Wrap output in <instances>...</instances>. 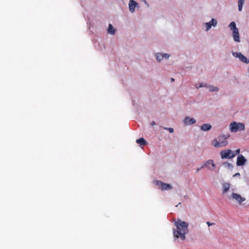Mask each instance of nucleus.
Wrapping results in <instances>:
<instances>
[{
    "label": "nucleus",
    "mask_w": 249,
    "mask_h": 249,
    "mask_svg": "<svg viewBox=\"0 0 249 249\" xmlns=\"http://www.w3.org/2000/svg\"><path fill=\"white\" fill-rule=\"evenodd\" d=\"M209 89L211 91H217L218 90L217 88L213 86L210 87Z\"/></svg>",
    "instance_id": "nucleus-20"
},
{
    "label": "nucleus",
    "mask_w": 249,
    "mask_h": 249,
    "mask_svg": "<svg viewBox=\"0 0 249 249\" xmlns=\"http://www.w3.org/2000/svg\"><path fill=\"white\" fill-rule=\"evenodd\" d=\"M230 184L229 183H225L223 184V193H226L230 188Z\"/></svg>",
    "instance_id": "nucleus-15"
},
{
    "label": "nucleus",
    "mask_w": 249,
    "mask_h": 249,
    "mask_svg": "<svg viewBox=\"0 0 249 249\" xmlns=\"http://www.w3.org/2000/svg\"><path fill=\"white\" fill-rule=\"evenodd\" d=\"M156 184L160 186L162 190H171L172 186L169 184L165 183L161 181H157Z\"/></svg>",
    "instance_id": "nucleus-5"
},
{
    "label": "nucleus",
    "mask_w": 249,
    "mask_h": 249,
    "mask_svg": "<svg viewBox=\"0 0 249 249\" xmlns=\"http://www.w3.org/2000/svg\"><path fill=\"white\" fill-rule=\"evenodd\" d=\"M229 27H230L231 30H232V31H235V29H238V28L236 27L235 23L233 21L231 22L230 24Z\"/></svg>",
    "instance_id": "nucleus-18"
},
{
    "label": "nucleus",
    "mask_w": 249,
    "mask_h": 249,
    "mask_svg": "<svg viewBox=\"0 0 249 249\" xmlns=\"http://www.w3.org/2000/svg\"><path fill=\"white\" fill-rule=\"evenodd\" d=\"M232 36L233 38V40L235 42H240V37L238 29H235V31H232Z\"/></svg>",
    "instance_id": "nucleus-10"
},
{
    "label": "nucleus",
    "mask_w": 249,
    "mask_h": 249,
    "mask_svg": "<svg viewBox=\"0 0 249 249\" xmlns=\"http://www.w3.org/2000/svg\"><path fill=\"white\" fill-rule=\"evenodd\" d=\"M245 126L244 124L241 123H237L235 122H233L231 123L230 125V129L232 132H236L238 131L244 130Z\"/></svg>",
    "instance_id": "nucleus-3"
},
{
    "label": "nucleus",
    "mask_w": 249,
    "mask_h": 249,
    "mask_svg": "<svg viewBox=\"0 0 249 249\" xmlns=\"http://www.w3.org/2000/svg\"><path fill=\"white\" fill-rule=\"evenodd\" d=\"M116 32V30L113 27L111 24H109L108 25V27L107 29V32L108 34L111 35H114Z\"/></svg>",
    "instance_id": "nucleus-13"
},
{
    "label": "nucleus",
    "mask_w": 249,
    "mask_h": 249,
    "mask_svg": "<svg viewBox=\"0 0 249 249\" xmlns=\"http://www.w3.org/2000/svg\"><path fill=\"white\" fill-rule=\"evenodd\" d=\"M244 1H245V0H238V10L239 11H242Z\"/></svg>",
    "instance_id": "nucleus-17"
},
{
    "label": "nucleus",
    "mask_w": 249,
    "mask_h": 249,
    "mask_svg": "<svg viewBox=\"0 0 249 249\" xmlns=\"http://www.w3.org/2000/svg\"><path fill=\"white\" fill-rule=\"evenodd\" d=\"M234 152L235 154H236V155L239 154V153L240 152V149H238Z\"/></svg>",
    "instance_id": "nucleus-25"
},
{
    "label": "nucleus",
    "mask_w": 249,
    "mask_h": 249,
    "mask_svg": "<svg viewBox=\"0 0 249 249\" xmlns=\"http://www.w3.org/2000/svg\"><path fill=\"white\" fill-rule=\"evenodd\" d=\"M184 197L186 198H187L188 197V196H184Z\"/></svg>",
    "instance_id": "nucleus-32"
},
{
    "label": "nucleus",
    "mask_w": 249,
    "mask_h": 249,
    "mask_svg": "<svg viewBox=\"0 0 249 249\" xmlns=\"http://www.w3.org/2000/svg\"><path fill=\"white\" fill-rule=\"evenodd\" d=\"M137 4V2H136L133 0H130L129 1V10L131 13H133L135 11V7H136Z\"/></svg>",
    "instance_id": "nucleus-12"
},
{
    "label": "nucleus",
    "mask_w": 249,
    "mask_h": 249,
    "mask_svg": "<svg viewBox=\"0 0 249 249\" xmlns=\"http://www.w3.org/2000/svg\"><path fill=\"white\" fill-rule=\"evenodd\" d=\"M150 124L151 126H154L156 125V123L154 121H152V122H151Z\"/></svg>",
    "instance_id": "nucleus-30"
},
{
    "label": "nucleus",
    "mask_w": 249,
    "mask_h": 249,
    "mask_svg": "<svg viewBox=\"0 0 249 249\" xmlns=\"http://www.w3.org/2000/svg\"><path fill=\"white\" fill-rule=\"evenodd\" d=\"M205 166H204V164L200 168H198L196 170V172H198L199 171H200L202 168H204Z\"/></svg>",
    "instance_id": "nucleus-27"
},
{
    "label": "nucleus",
    "mask_w": 249,
    "mask_h": 249,
    "mask_svg": "<svg viewBox=\"0 0 249 249\" xmlns=\"http://www.w3.org/2000/svg\"><path fill=\"white\" fill-rule=\"evenodd\" d=\"M205 167H207L209 170H213L215 168V164L213 160H208L206 163L204 164Z\"/></svg>",
    "instance_id": "nucleus-8"
},
{
    "label": "nucleus",
    "mask_w": 249,
    "mask_h": 249,
    "mask_svg": "<svg viewBox=\"0 0 249 249\" xmlns=\"http://www.w3.org/2000/svg\"><path fill=\"white\" fill-rule=\"evenodd\" d=\"M223 165L225 166V167H227L229 168H231L232 165L231 163H230L229 162H224L223 163Z\"/></svg>",
    "instance_id": "nucleus-23"
},
{
    "label": "nucleus",
    "mask_w": 249,
    "mask_h": 249,
    "mask_svg": "<svg viewBox=\"0 0 249 249\" xmlns=\"http://www.w3.org/2000/svg\"><path fill=\"white\" fill-rule=\"evenodd\" d=\"M240 174L239 173H236L235 175H233V177H240Z\"/></svg>",
    "instance_id": "nucleus-29"
},
{
    "label": "nucleus",
    "mask_w": 249,
    "mask_h": 249,
    "mask_svg": "<svg viewBox=\"0 0 249 249\" xmlns=\"http://www.w3.org/2000/svg\"><path fill=\"white\" fill-rule=\"evenodd\" d=\"M211 22V24H212V26H216L217 24L216 21L213 18L209 22Z\"/></svg>",
    "instance_id": "nucleus-22"
},
{
    "label": "nucleus",
    "mask_w": 249,
    "mask_h": 249,
    "mask_svg": "<svg viewBox=\"0 0 249 249\" xmlns=\"http://www.w3.org/2000/svg\"><path fill=\"white\" fill-rule=\"evenodd\" d=\"M229 137V135L227 136L224 135H220L217 139H215L212 141V144L216 148L226 146L228 144L227 139Z\"/></svg>",
    "instance_id": "nucleus-2"
},
{
    "label": "nucleus",
    "mask_w": 249,
    "mask_h": 249,
    "mask_svg": "<svg viewBox=\"0 0 249 249\" xmlns=\"http://www.w3.org/2000/svg\"><path fill=\"white\" fill-rule=\"evenodd\" d=\"M136 142L141 145H143L146 144L147 142L143 138H140L136 140Z\"/></svg>",
    "instance_id": "nucleus-16"
},
{
    "label": "nucleus",
    "mask_w": 249,
    "mask_h": 249,
    "mask_svg": "<svg viewBox=\"0 0 249 249\" xmlns=\"http://www.w3.org/2000/svg\"><path fill=\"white\" fill-rule=\"evenodd\" d=\"M164 57V56L163 53H158L157 55V59L159 61H160L163 59Z\"/></svg>",
    "instance_id": "nucleus-19"
},
{
    "label": "nucleus",
    "mask_w": 249,
    "mask_h": 249,
    "mask_svg": "<svg viewBox=\"0 0 249 249\" xmlns=\"http://www.w3.org/2000/svg\"><path fill=\"white\" fill-rule=\"evenodd\" d=\"M175 81V79L173 78H171V81L174 82Z\"/></svg>",
    "instance_id": "nucleus-31"
},
{
    "label": "nucleus",
    "mask_w": 249,
    "mask_h": 249,
    "mask_svg": "<svg viewBox=\"0 0 249 249\" xmlns=\"http://www.w3.org/2000/svg\"><path fill=\"white\" fill-rule=\"evenodd\" d=\"M163 54H164V57L166 58H169V55L168 54H167V53H163Z\"/></svg>",
    "instance_id": "nucleus-28"
},
{
    "label": "nucleus",
    "mask_w": 249,
    "mask_h": 249,
    "mask_svg": "<svg viewBox=\"0 0 249 249\" xmlns=\"http://www.w3.org/2000/svg\"><path fill=\"white\" fill-rule=\"evenodd\" d=\"M231 196H232V197L233 199L237 200L239 203H241L242 202L245 200V199L244 198L241 197V196L240 195L236 194L235 193H233L232 194Z\"/></svg>",
    "instance_id": "nucleus-9"
},
{
    "label": "nucleus",
    "mask_w": 249,
    "mask_h": 249,
    "mask_svg": "<svg viewBox=\"0 0 249 249\" xmlns=\"http://www.w3.org/2000/svg\"><path fill=\"white\" fill-rule=\"evenodd\" d=\"M221 157L222 159H232L236 156L234 152L230 149L223 150L220 152Z\"/></svg>",
    "instance_id": "nucleus-4"
},
{
    "label": "nucleus",
    "mask_w": 249,
    "mask_h": 249,
    "mask_svg": "<svg viewBox=\"0 0 249 249\" xmlns=\"http://www.w3.org/2000/svg\"><path fill=\"white\" fill-rule=\"evenodd\" d=\"M207 224L209 226H212L215 224V223H211L210 222H207Z\"/></svg>",
    "instance_id": "nucleus-26"
},
{
    "label": "nucleus",
    "mask_w": 249,
    "mask_h": 249,
    "mask_svg": "<svg viewBox=\"0 0 249 249\" xmlns=\"http://www.w3.org/2000/svg\"><path fill=\"white\" fill-rule=\"evenodd\" d=\"M247 161V160L242 155H239L237 158L236 165L237 166H242Z\"/></svg>",
    "instance_id": "nucleus-6"
},
{
    "label": "nucleus",
    "mask_w": 249,
    "mask_h": 249,
    "mask_svg": "<svg viewBox=\"0 0 249 249\" xmlns=\"http://www.w3.org/2000/svg\"><path fill=\"white\" fill-rule=\"evenodd\" d=\"M212 128L210 124H204L201 126V129L203 131H208Z\"/></svg>",
    "instance_id": "nucleus-14"
},
{
    "label": "nucleus",
    "mask_w": 249,
    "mask_h": 249,
    "mask_svg": "<svg viewBox=\"0 0 249 249\" xmlns=\"http://www.w3.org/2000/svg\"><path fill=\"white\" fill-rule=\"evenodd\" d=\"M175 225L177 227V230L174 231V237L177 238H180L182 240H185V234L188 232V224L178 219L175 222Z\"/></svg>",
    "instance_id": "nucleus-1"
},
{
    "label": "nucleus",
    "mask_w": 249,
    "mask_h": 249,
    "mask_svg": "<svg viewBox=\"0 0 249 249\" xmlns=\"http://www.w3.org/2000/svg\"><path fill=\"white\" fill-rule=\"evenodd\" d=\"M196 121L195 119L190 118L189 117H186L184 120V123L186 124H195Z\"/></svg>",
    "instance_id": "nucleus-11"
},
{
    "label": "nucleus",
    "mask_w": 249,
    "mask_h": 249,
    "mask_svg": "<svg viewBox=\"0 0 249 249\" xmlns=\"http://www.w3.org/2000/svg\"><path fill=\"white\" fill-rule=\"evenodd\" d=\"M163 129L168 130L170 133H173L174 132V129L173 128L164 127H163Z\"/></svg>",
    "instance_id": "nucleus-24"
},
{
    "label": "nucleus",
    "mask_w": 249,
    "mask_h": 249,
    "mask_svg": "<svg viewBox=\"0 0 249 249\" xmlns=\"http://www.w3.org/2000/svg\"><path fill=\"white\" fill-rule=\"evenodd\" d=\"M205 26L206 28V30L208 31L212 27V24H211V22H207L205 23Z\"/></svg>",
    "instance_id": "nucleus-21"
},
{
    "label": "nucleus",
    "mask_w": 249,
    "mask_h": 249,
    "mask_svg": "<svg viewBox=\"0 0 249 249\" xmlns=\"http://www.w3.org/2000/svg\"><path fill=\"white\" fill-rule=\"evenodd\" d=\"M233 55L235 57H238L240 61L243 62L248 63L249 61L247 60V58L240 53H233Z\"/></svg>",
    "instance_id": "nucleus-7"
}]
</instances>
